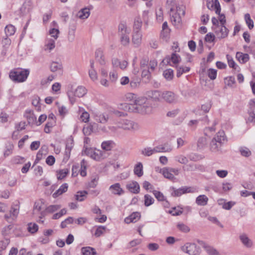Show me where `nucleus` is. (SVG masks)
Masks as SVG:
<instances>
[{
	"instance_id": "1",
	"label": "nucleus",
	"mask_w": 255,
	"mask_h": 255,
	"mask_svg": "<svg viewBox=\"0 0 255 255\" xmlns=\"http://www.w3.org/2000/svg\"><path fill=\"white\" fill-rule=\"evenodd\" d=\"M125 108L129 112L148 114L151 112V107L147 99L143 97H139L134 100V103L125 104Z\"/></svg>"
},
{
	"instance_id": "2",
	"label": "nucleus",
	"mask_w": 255,
	"mask_h": 255,
	"mask_svg": "<svg viewBox=\"0 0 255 255\" xmlns=\"http://www.w3.org/2000/svg\"><path fill=\"white\" fill-rule=\"evenodd\" d=\"M166 7L170 9L171 21L175 26H179L181 22V15H184V7L176 6L175 0H166Z\"/></svg>"
},
{
	"instance_id": "3",
	"label": "nucleus",
	"mask_w": 255,
	"mask_h": 255,
	"mask_svg": "<svg viewBox=\"0 0 255 255\" xmlns=\"http://www.w3.org/2000/svg\"><path fill=\"white\" fill-rule=\"evenodd\" d=\"M29 74V70L26 69L17 68L11 70L9 74L10 79L15 83L26 81Z\"/></svg>"
},
{
	"instance_id": "4",
	"label": "nucleus",
	"mask_w": 255,
	"mask_h": 255,
	"mask_svg": "<svg viewBox=\"0 0 255 255\" xmlns=\"http://www.w3.org/2000/svg\"><path fill=\"white\" fill-rule=\"evenodd\" d=\"M225 139L226 136L224 131L223 130L219 131L210 143L211 150L214 152L218 151Z\"/></svg>"
},
{
	"instance_id": "5",
	"label": "nucleus",
	"mask_w": 255,
	"mask_h": 255,
	"mask_svg": "<svg viewBox=\"0 0 255 255\" xmlns=\"http://www.w3.org/2000/svg\"><path fill=\"white\" fill-rule=\"evenodd\" d=\"M181 250L189 255H199L201 253L200 247L194 243H187L181 247Z\"/></svg>"
},
{
	"instance_id": "6",
	"label": "nucleus",
	"mask_w": 255,
	"mask_h": 255,
	"mask_svg": "<svg viewBox=\"0 0 255 255\" xmlns=\"http://www.w3.org/2000/svg\"><path fill=\"white\" fill-rule=\"evenodd\" d=\"M118 127L119 128L128 130H136L139 128L137 123L128 119L121 120L118 123Z\"/></svg>"
},
{
	"instance_id": "7",
	"label": "nucleus",
	"mask_w": 255,
	"mask_h": 255,
	"mask_svg": "<svg viewBox=\"0 0 255 255\" xmlns=\"http://www.w3.org/2000/svg\"><path fill=\"white\" fill-rule=\"evenodd\" d=\"M173 192L171 193L172 196L174 197H179L183 194L188 193H194L196 189L192 187L183 186L178 189L173 187Z\"/></svg>"
},
{
	"instance_id": "8",
	"label": "nucleus",
	"mask_w": 255,
	"mask_h": 255,
	"mask_svg": "<svg viewBox=\"0 0 255 255\" xmlns=\"http://www.w3.org/2000/svg\"><path fill=\"white\" fill-rule=\"evenodd\" d=\"M218 38L221 39L225 38L228 36L229 30L227 27L223 25H220L216 27H212Z\"/></svg>"
},
{
	"instance_id": "9",
	"label": "nucleus",
	"mask_w": 255,
	"mask_h": 255,
	"mask_svg": "<svg viewBox=\"0 0 255 255\" xmlns=\"http://www.w3.org/2000/svg\"><path fill=\"white\" fill-rule=\"evenodd\" d=\"M161 100L168 103H174L177 102V96L171 91H164L161 93Z\"/></svg>"
},
{
	"instance_id": "10",
	"label": "nucleus",
	"mask_w": 255,
	"mask_h": 255,
	"mask_svg": "<svg viewBox=\"0 0 255 255\" xmlns=\"http://www.w3.org/2000/svg\"><path fill=\"white\" fill-rule=\"evenodd\" d=\"M11 44V40L8 37L3 38L1 41L2 46L0 48V55L4 56Z\"/></svg>"
},
{
	"instance_id": "11",
	"label": "nucleus",
	"mask_w": 255,
	"mask_h": 255,
	"mask_svg": "<svg viewBox=\"0 0 255 255\" xmlns=\"http://www.w3.org/2000/svg\"><path fill=\"white\" fill-rule=\"evenodd\" d=\"M207 6L209 9H214L215 12L218 14H219L221 12V6L218 0H212L207 1Z\"/></svg>"
},
{
	"instance_id": "12",
	"label": "nucleus",
	"mask_w": 255,
	"mask_h": 255,
	"mask_svg": "<svg viewBox=\"0 0 255 255\" xmlns=\"http://www.w3.org/2000/svg\"><path fill=\"white\" fill-rule=\"evenodd\" d=\"M18 214V209L17 208L12 207L9 213L4 215V219L8 222H11L15 218Z\"/></svg>"
},
{
	"instance_id": "13",
	"label": "nucleus",
	"mask_w": 255,
	"mask_h": 255,
	"mask_svg": "<svg viewBox=\"0 0 255 255\" xmlns=\"http://www.w3.org/2000/svg\"><path fill=\"white\" fill-rule=\"evenodd\" d=\"M239 239L246 247L250 248L253 247V243L252 241L246 234H241L239 236Z\"/></svg>"
},
{
	"instance_id": "14",
	"label": "nucleus",
	"mask_w": 255,
	"mask_h": 255,
	"mask_svg": "<svg viewBox=\"0 0 255 255\" xmlns=\"http://www.w3.org/2000/svg\"><path fill=\"white\" fill-rule=\"evenodd\" d=\"M142 34L141 31H133L132 42L136 46H138L141 42Z\"/></svg>"
},
{
	"instance_id": "15",
	"label": "nucleus",
	"mask_w": 255,
	"mask_h": 255,
	"mask_svg": "<svg viewBox=\"0 0 255 255\" xmlns=\"http://www.w3.org/2000/svg\"><path fill=\"white\" fill-rule=\"evenodd\" d=\"M127 188L131 193L137 194L139 192V185L136 181H132L128 183Z\"/></svg>"
},
{
	"instance_id": "16",
	"label": "nucleus",
	"mask_w": 255,
	"mask_h": 255,
	"mask_svg": "<svg viewBox=\"0 0 255 255\" xmlns=\"http://www.w3.org/2000/svg\"><path fill=\"white\" fill-rule=\"evenodd\" d=\"M109 189L115 195L120 196L124 193V190L121 187V185L119 183L112 185L110 187Z\"/></svg>"
},
{
	"instance_id": "17",
	"label": "nucleus",
	"mask_w": 255,
	"mask_h": 255,
	"mask_svg": "<svg viewBox=\"0 0 255 255\" xmlns=\"http://www.w3.org/2000/svg\"><path fill=\"white\" fill-rule=\"evenodd\" d=\"M130 29L128 28L125 22L120 23L118 26V34L120 36L130 33Z\"/></svg>"
},
{
	"instance_id": "18",
	"label": "nucleus",
	"mask_w": 255,
	"mask_h": 255,
	"mask_svg": "<svg viewBox=\"0 0 255 255\" xmlns=\"http://www.w3.org/2000/svg\"><path fill=\"white\" fill-rule=\"evenodd\" d=\"M24 117L27 119L29 125H33L36 121V118L31 110H26L24 113Z\"/></svg>"
},
{
	"instance_id": "19",
	"label": "nucleus",
	"mask_w": 255,
	"mask_h": 255,
	"mask_svg": "<svg viewBox=\"0 0 255 255\" xmlns=\"http://www.w3.org/2000/svg\"><path fill=\"white\" fill-rule=\"evenodd\" d=\"M68 187V184L64 183L63 184L60 188L56 191L52 195L53 198H56L58 197L59 196L62 195L63 193L66 192L67 191Z\"/></svg>"
},
{
	"instance_id": "20",
	"label": "nucleus",
	"mask_w": 255,
	"mask_h": 255,
	"mask_svg": "<svg viewBox=\"0 0 255 255\" xmlns=\"http://www.w3.org/2000/svg\"><path fill=\"white\" fill-rule=\"evenodd\" d=\"M95 58L101 65H104L106 63L104 57L103 52L101 49H97L95 52Z\"/></svg>"
},
{
	"instance_id": "21",
	"label": "nucleus",
	"mask_w": 255,
	"mask_h": 255,
	"mask_svg": "<svg viewBox=\"0 0 255 255\" xmlns=\"http://www.w3.org/2000/svg\"><path fill=\"white\" fill-rule=\"evenodd\" d=\"M81 253L82 255H96V250L91 247H85L81 248Z\"/></svg>"
},
{
	"instance_id": "22",
	"label": "nucleus",
	"mask_w": 255,
	"mask_h": 255,
	"mask_svg": "<svg viewBox=\"0 0 255 255\" xmlns=\"http://www.w3.org/2000/svg\"><path fill=\"white\" fill-rule=\"evenodd\" d=\"M236 58L241 63H245L249 61L250 57L248 54H244L240 52H237L236 53Z\"/></svg>"
},
{
	"instance_id": "23",
	"label": "nucleus",
	"mask_w": 255,
	"mask_h": 255,
	"mask_svg": "<svg viewBox=\"0 0 255 255\" xmlns=\"http://www.w3.org/2000/svg\"><path fill=\"white\" fill-rule=\"evenodd\" d=\"M106 153L101 150L95 149L92 158L96 160H100L106 157Z\"/></svg>"
},
{
	"instance_id": "24",
	"label": "nucleus",
	"mask_w": 255,
	"mask_h": 255,
	"mask_svg": "<svg viewBox=\"0 0 255 255\" xmlns=\"http://www.w3.org/2000/svg\"><path fill=\"white\" fill-rule=\"evenodd\" d=\"M148 96L154 101H160L161 100V93L159 91H149L148 93Z\"/></svg>"
},
{
	"instance_id": "25",
	"label": "nucleus",
	"mask_w": 255,
	"mask_h": 255,
	"mask_svg": "<svg viewBox=\"0 0 255 255\" xmlns=\"http://www.w3.org/2000/svg\"><path fill=\"white\" fill-rule=\"evenodd\" d=\"M208 198L205 195H199L196 198V203L199 206H205L207 204Z\"/></svg>"
},
{
	"instance_id": "26",
	"label": "nucleus",
	"mask_w": 255,
	"mask_h": 255,
	"mask_svg": "<svg viewBox=\"0 0 255 255\" xmlns=\"http://www.w3.org/2000/svg\"><path fill=\"white\" fill-rule=\"evenodd\" d=\"M158 152H170L172 150V147L170 144L168 143H165L163 144L156 146Z\"/></svg>"
},
{
	"instance_id": "27",
	"label": "nucleus",
	"mask_w": 255,
	"mask_h": 255,
	"mask_svg": "<svg viewBox=\"0 0 255 255\" xmlns=\"http://www.w3.org/2000/svg\"><path fill=\"white\" fill-rule=\"evenodd\" d=\"M109 118L108 114L106 113L97 114L95 116V120L97 122L102 124H105L107 123Z\"/></svg>"
},
{
	"instance_id": "28",
	"label": "nucleus",
	"mask_w": 255,
	"mask_h": 255,
	"mask_svg": "<svg viewBox=\"0 0 255 255\" xmlns=\"http://www.w3.org/2000/svg\"><path fill=\"white\" fill-rule=\"evenodd\" d=\"M160 172H162L163 175L166 178L171 180L175 179L174 176L171 173L169 168L165 167L163 169H160Z\"/></svg>"
},
{
	"instance_id": "29",
	"label": "nucleus",
	"mask_w": 255,
	"mask_h": 255,
	"mask_svg": "<svg viewBox=\"0 0 255 255\" xmlns=\"http://www.w3.org/2000/svg\"><path fill=\"white\" fill-rule=\"evenodd\" d=\"M87 93V90L83 86H78L74 92V96L78 97H83Z\"/></svg>"
},
{
	"instance_id": "30",
	"label": "nucleus",
	"mask_w": 255,
	"mask_h": 255,
	"mask_svg": "<svg viewBox=\"0 0 255 255\" xmlns=\"http://www.w3.org/2000/svg\"><path fill=\"white\" fill-rule=\"evenodd\" d=\"M142 22L139 16L135 18L133 23V31H140Z\"/></svg>"
},
{
	"instance_id": "31",
	"label": "nucleus",
	"mask_w": 255,
	"mask_h": 255,
	"mask_svg": "<svg viewBox=\"0 0 255 255\" xmlns=\"http://www.w3.org/2000/svg\"><path fill=\"white\" fill-rule=\"evenodd\" d=\"M90 15L89 9L84 8L81 9L77 13V16L81 19L87 18Z\"/></svg>"
},
{
	"instance_id": "32",
	"label": "nucleus",
	"mask_w": 255,
	"mask_h": 255,
	"mask_svg": "<svg viewBox=\"0 0 255 255\" xmlns=\"http://www.w3.org/2000/svg\"><path fill=\"white\" fill-rule=\"evenodd\" d=\"M134 173L138 177L142 176L143 172V166L141 162H139L135 165L134 168Z\"/></svg>"
},
{
	"instance_id": "33",
	"label": "nucleus",
	"mask_w": 255,
	"mask_h": 255,
	"mask_svg": "<svg viewBox=\"0 0 255 255\" xmlns=\"http://www.w3.org/2000/svg\"><path fill=\"white\" fill-rule=\"evenodd\" d=\"M114 142L112 140H107L102 142L101 146L103 149L109 151L114 147Z\"/></svg>"
},
{
	"instance_id": "34",
	"label": "nucleus",
	"mask_w": 255,
	"mask_h": 255,
	"mask_svg": "<svg viewBox=\"0 0 255 255\" xmlns=\"http://www.w3.org/2000/svg\"><path fill=\"white\" fill-rule=\"evenodd\" d=\"M170 32V29L169 28L167 22L166 21L164 22L162 26V31L161 32V36L163 38H166L169 35Z\"/></svg>"
},
{
	"instance_id": "35",
	"label": "nucleus",
	"mask_w": 255,
	"mask_h": 255,
	"mask_svg": "<svg viewBox=\"0 0 255 255\" xmlns=\"http://www.w3.org/2000/svg\"><path fill=\"white\" fill-rule=\"evenodd\" d=\"M51 72H55L62 69V65L61 63L57 62H52L50 66Z\"/></svg>"
},
{
	"instance_id": "36",
	"label": "nucleus",
	"mask_w": 255,
	"mask_h": 255,
	"mask_svg": "<svg viewBox=\"0 0 255 255\" xmlns=\"http://www.w3.org/2000/svg\"><path fill=\"white\" fill-rule=\"evenodd\" d=\"M207 144V138L205 136H201L199 138L197 142V146L199 149L205 148Z\"/></svg>"
},
{
	"instance_id": "37",
	"label": "nucleus",
	"mask_w": 255,
	"mask_h": 255,
	"mask_svg": "<svg viewBox=\"0 0 255 255\" xmlns=\"http://www.w3.org/2000/svg\"><path fill=\"white\" fill-rule=\"evenodd\" d=\"M4 31L6 34L5 37H8V36H11L14 34L15 28L13 25L9 24L5 27Z\"/></svg>"
},
{
	"instance_id": "38",
	"label": "nucleus",
	"mask_w": 255,
	"mask_h": 255,
	"mask_svg": "<svg viewBox=\"0 0 255 255\" xmlns=\"http://www.w3.org/2000/svg\"><path fill=\"white\" fill-rule=\"evenodd\" d=\"M176 227L179 231L183 233H188L190 230L189 227L183 223H177Z\"/></svg>"
},
{
	"instance_id": "39",
	"label": "nucleus",
	"mask_w": 255,
	"mask_h": 255,
	"mask_svg": "<svg viewBox=\"0 0 255 255\" xmlns=\"http://www.w3.org/2000/svg\"><path fill=\"white\" fill-rule=\"evenodd\" d=\"M87 194L88 192L86 191L78 192L77 194L75 195L76 200L78 201H84Z\"/></svg>"
},
{
	"instance_id": "40",
	"label": "nucleus",
	"mask_w": 255,
	"mask_h": 255,
	"mask_svg": "<svg viewBox=\"0 0 255 255\" xmlns=\"http://www.w3.org/2000/svg\"><path fill=\"white\" fill-rule=\"evenodd\" d=\"M163 76L167 80H171L173 77V70L168 69L163 72Z\"/></svg>"
},
{
	"instance_id": "41",
	"label": "nucleus",
	"mask_w": 255,
	"mask_h": 255,
	"mask_svg": "<svg viewBox=\"0 0 255 255\" xmlns=\"http://www.w3.org/2000/svg\"><path fill=\"white\" fill-rule=\"evenodd\" d=\"M206 251L209 255H220L219 253L214 248L210 246H204Z\"/></svg>"
},
{
	"instance_id": "42",
	"label": "nucleus",
	"mask_w": 255,
	"mask_h": 255,
	"mask_svg": "<svg viewBox=\"0 0 255 255\" xmlns=\"http://www.w3.org/2000/svg\"><path fill=\"white\" fill-rule=\"evenodd\" d=\"M99 177L97 174L92 176L91 181L89 183V187L90 188H95L98 183Z\"/></svg>"
},
{
	"instance_id": "43",
	"label": "nucleus",
	"mask_w": 255,
	"mask_h": 255,
	"mask_svg": "<svg viewBox=\"0 0 255 255\" xmlns=\"http://www.w3.org/2000/svg\"><path fill=\"white\" fill-rule=\"evenodd\" d=\"M13 149V145L12 144L8 143L5 146V149L4 150L3 155L5 157L10 155Z\"/></svg>"
},
{
	"instance_id": "44",
	"label": "nucleus",
	"mask_w": 255,
	"mask_h": 255,
	"mask_svg": "<svg viewBox=\"0 0 255 255\" xmlns=\"http://www.w3.org/2000/svg\"><path fill=\"white\" fill-rule=\"evenodd\" d=\"M144 205L148 207L152 205L154 203V199L149 195L146 194L144 195Z\"/></svg>"
},
{
	"instance_id": "45",
	"label": "nucleus",
	"mask_w": 255,
	"mask_h": 255,
	"mask_svg": "<svg viewBox=\"0 0 255 255\" xmlns=\"http://www.w3.org/2000/svg\"><path fill=\"white\" fill-rule=\"evenodd\" d=\"M190 68L188 67H177V77H179L181 75L184 73L189 71Z\"/></svg>"
},
{
	"instance_id": "46",
	"label": "nucleus",
	"mask_w": 255,
	"mask_h": 255,
	"mask_svg": "<svg viewBox=\"0 0 255 255\" xmlns=\"http://www.w3.org/2000/svg\"><path fill=\"white\" fill-rule=\"evenodd\" d=\"M245 18L249 28L250 29H253L254 26V22L253 20L251 18L250 14L249 13L246 14L245 15Z\"/></svg>"
},
{
	"instance_id": "47",
	"label": "nucleus",
	"mask_w": 255,
	"mask_h": 255,
	"mask_svg": "<svg viewBox=\"0 0 255 255\" xmlns=\"http://www.w3.org/2000/svg\"><path fill=\"white\" fill-rule=\"evenodd\" d=\"M106 229V227L105 226H99L96 230L94 235L96 237H99L102 234L104 233Z\"/></svg>"
},
{
	"instance_id": "48",
	"label": "nucleus",
	"mask_w": 255,
	"mask_h": 255,
	"mask_svg": "<svg viewBox=\"0 0 255 255\" xmlns=\"http://www.w3.org/2000/svg\"><path fill=\"white\" fill-rule=\"evenodd\" d=\"M129 34L124 35L120 37L121 44L124 46H127L129 43Z\"/></svg>"
},
{
	"instance_id": "49",
	"label": "nucleus",
	"mask_w": 255,
	"mask_h": 255,
	"mask_svg": "<svg viewBox=\"0 0 255 255\" xmlns=\"http://www.w3.org/2000/svg\"><path fill=\"white\" fill-rule=\"evenodd\" d=\"M68 170L67 168L60 170L57 174V179L61 180L65 178L68 173Z\"/></svg>"
},
{
	"instance_id": "50",
	"label": "nucleus",
	"mask_w": 255,
	"mask_h": 255,
	"mask_svg": "<svg viewBox=\"0 0 255 255\" xmlns=\"http://www.w3.org/2000/svg\"><path fill=\"white\" fill-rule=\"evenodd\" d=\"M60 206L58 205H50L46 208L45 212L48 213H52L60 208Z\"/></svg>"
},
{
	"instance_id": "51",
	"label": "nucleus",
	"mask_w": 255,
	"mask_h": 255,
	"mask_svg": "<svg viewBox=\"0 0 255 255\" xmlns=\"http://www.w3.org/2000/svg\"><path fill=\"white\" fill-rule=\"evenodd\" d=\"M226 56H227V58L228 60V63L229 66L230 67L233 68L234 69L236 70L237 68L238 67V66L236 65L235 61L233 60L232 56L228 54Z\"/></svg>"
},
{
	"instance_id": "52",
	"label": "nucleus",
	"mask_w": 255,
	"mask_h": 255,
	"mask_svg": "<svg viewBox=\"0 0 255 255\" xmlns=\"http://www.w3.org/2000/svg\"><path fill=\"white\" fill-rule=\"evenodd\" d=\"M83 131L85 135H90L93 131V125H89L87 126H84Z\"/></svg>"
},
{
	"instance_id": "53",
	"label": "nucleus",
	"mask_w": 255,
	"mask_h": 255,
	"mask_svg": "<svg viewBox=\"0 0 255 255\" xmlns=\"http://www.w3.org/2000/svg\"><path fill=\"white\" fill-rule=\"evenodd\" d=\"M153 193L155 197L159 201H163L165 200V198L163 194L158 191L154 190Z\"/></svg>"
},
{
	"instance_id": "54",
	"label": "nucleus",
	"mask_w": 255,
	"mask_h": 255,
	"mask_svg": "<svg viewBox=\"0 0 255 255\" xmlns=\"http://www.w3.org/2000/svg\"><path fill=\"white\" fill-rule=\"evenodd\" d=\"M182 169L184 171H191L196 170V164H189L183 166Z\"/></svg>"
},
{
	"instance_id": "55",
	"label": "nucleus",
	"mask_w": 255,
	"mask_h": 255,
	"mask_svg": "<svg viewBox=\"0 0 255 255\" xmlns=\"http://www.w3.org/2000/svg\"><path fill=\"white\" fill-rule=\"evenodd\" d=\"M38 229V227L37 224L35 223H30L28 224V230L31 233H36Z\"/></svg>"
},
{
	"instance_id": "56",
	"label": "nucleus",
	"mask_w": 255,
	"mask_h": 255,
	"mask_svg": "<svg viewBox=\"0 0 255 255\" xmlns=\"http://www.w3.org/2000/svg\"><path fill=\"white\" fill-rule=\"evenodd\" d=\"M208 76L211 80H214L216 78L217 70L210 68L208 70Z\"/></svg>"
},
{
	"instance_id": "57",
	"label": "nucleus",
	"mask_w": 255,
	"mask_h": 255,
	"mask_svg": "<svg viewBox=\"0 0 255 255\" xmlns=\"http://www.w3.org/2000/svg\"><path fill=\"white\" fill-rule=\"evenodd\" d=\"M171 61L173 64H177L180 61V57L176 54V53H172L171 55V56L170 57Z\"/></svg>"
},
{
	"instance_id": "58",
	"label": "nucleus",
	"mask_w": 255,
	"mask_h": 255,
	"mask_svg": "<svg viewBox=\"0 0 255 255\" xmlns=\"http://www.w3.org/2000/svg\"><path fill=\"white\" fill-rule=\"evenodd\" d=\"M240 152L241 154L245 157H249L251 154V151L247 147L241 148Z\"/></svg>"
},
{
	"instance_id": "59",
	"label": "nucleus",
	"mask_w": 255,
	"mask_h": 255,
	"mask_svg": "<svg viewBox=\"0 0 255 255\" xmlns=\"http://www.w3.org/2000/svg\"><path fill=\"white\" fill-rule=\"evenodd\" d=\"M141 153L142 154H143L145 156H151V155H152V152H151V147H147L143 148L141 150Z\"/></svg>"
},
{
	"instance_id": "60",
	"label": "nucleus",
	"mask_w": 255,
	"mask_h": 255,
	"mask_svg": "<svg viewBox=\"0 0 255 255\" xmlns=\"http://www.w3.org/2000/svg\"><path fill=\"white\" fill-rule=\"evenodd\" d=\"M90 118V115L89 113L87 112H84L82 113V115L80 116L81 120L85 123H87L89 121V119Z\"/></svg>"
},
{
	"instance_id": "61",
	"label": "nucleus",
	"mask_w": 255,
	"mask_h": 255,
	"mask_svg": "<svg viewBox=\"0 0 255 255\" xmlns=\"http://www.w3.org/2000/svg\"><path fill=\"white\" fill-rule=\"evenodd\" d=\"M176 160L181 164H186L188 162V160L187 158L183 155H179L176 157Z\"/></svg>"
},
{
	"instance_id": "62",
	"label": "nucleus",
	"mask_w": 255,
	"mask_h": 255,
	"mask_svg": "<svg viewBox=\"0 0 255 255\" xmlns=\"http://www.w3.org/2000/svg\"><path fill=\"white\" fill-rule=\"evenodd\" d=\"M215 36L214 34L212 33H209L205 36V40L207 42H213L215 40Z\"/></svg>"
},
{
	"instance_id": "63",
	"label": "nucleus",
	"mask_w": 255,
	"mask_h": 255,
	"mask_svg": "<svg viewBox=\"0 0 255 255\" xmlns=\"http://www.w3.org/2000/svg\"><path fill=\"white\" fill-rule=\"evenodd\" d=\"M75 39V30L74 29H70L68 35V40L69 42H72Z\"/></svg>"
},
{
	"instance_id": "64",
	"label": "nucleus",
	"mask_w": 255,
	"mask_h": 255,
	"mask_svg": "<svg viewBox=\"0 0 255 255\" xmlns=\"http://www.w3.org/2000/svg\"><path fill=\"white\" fill-rule=\"evenodd\" d=\"M89 75L93 81H94L97 79V74L95 69H90L89 71Z\"/></svg>"
}]
</instances>
